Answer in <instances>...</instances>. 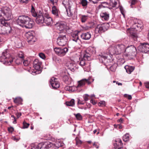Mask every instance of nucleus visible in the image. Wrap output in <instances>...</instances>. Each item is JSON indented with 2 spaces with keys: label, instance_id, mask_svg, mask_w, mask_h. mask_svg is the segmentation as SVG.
I'll return each mask as SVG.
<instances>
[{
  "label": "nucleus",
  "instance_id": "obj_1",
  "mask_svg": "<svg viewBox=\"0 0 149 149\" xmlns=\"http://www.w3.org/2000/svg\"><path fill=\"white\" fill-rule=\"evenodd\" d=\"M125 47L123 44H118L109 48V52H104L98 55L97 56L100 61L105 64L109 63L110 62L109 57L112 54H119L125 52Z\"/></svg>",
  "mask_w": 149,
  "mask_h": 149
},
{
  "label": "nucleus",
  "instance_id": "obj_2",
  "mask_svg": "<svg viewBox=\"0 0 149 149\" xmlns=\"http://www.w3.org/2000/svg\"><path fill=\"white\" fill-rule=\"evenodd\" d=\"M13 30L9 26V24L6 21L0 20V34L8 35L12 33Z\"/></svg>",
  "mask_w": 149,
  "mask_h": 149
},
{
  "label": "nucleus",
  "instance_id": "obj_3",
  "mask_svg": "<svg viewBox=\"0 0 149 149\" xmlns=\"http://www.w3.org/2000/svg\"><path fill=\"white\" fill-rule=\"evenodd\" d=\"M13 61V59L10 56V55L5 51L2 53V55L0 57V61L6 65H10Z\"/></svg>",
  "mask_w": 149,
  "mask_h": 149
},
{
  "label": "nucleus",
  "instance_id": "obj_4",
  "mask_svg": "<svg viewBox=\"0 0 149 149\" xmlns=\"http://www.w3.org/2000/svg\"><path fill=\"white\" fill-rule=\"evenodd\" d=\"M92 54V52L91 51H90L88 49H87L85 51L84 53V55L83 58L80 59V65L81 66L85 65V61H89L91 60V56Z\"/></svg>",
  "mask_w": 149,
  "mask_h": 149
},
{
  "label": "nucleus",
  "instance_id": "obj_5",
  "mask_svg": "<svg viewBox=\"0 0 149 149\" xmlns=\"http://www.w3.org/2000/svg\"><path fill=\"white\" fill-rule=\"evenodd\" d=\"M28 43L30 45L33 44L36 41V38L35 37V33L33 31L27 32L25 35Z\"/></svg>",
  "mask_w": 149,
  "mask_h": 149
},
{
  "label": "nucleus",
  "instance_id": "obj_6",
  "mask_svg": "<svg viewBox=\"0 0 149 149\" xmlns=\"http://www.w3.org/2000/svg\"><path fill=\"white\" fill-rule=\"evenodd\" d=\"M109 27V24H107L98 25L95 28V32L97 34L101 33L107 31Z\"/></svg>",
  "mask_w": 149,
  "mask_h": 149
},
{
  "label": "nucleus",
  "instance_id": "obj_7",
  "mask_svg": "<svg viewBox=\"0 0 149 149\" xmlns=\"http://www.w3.org/2000/svg\"><path fill=\"white\" fill-rule=\"evenodd\" d=\"M68 39L65 35H59L57 39V44L59 46H63L67 44Z\"/></svg>",
  "mask_w": 149,
  "mask_h": 149
},
{
  "label": "nucleus",
  "instance_id": "obj_8",
  "mask_svg": "<svg viewBox=\"0 0 149 149\" xmlns=\"http://www.w3.org/2000/svg\"><path fill=\"white\" fill-rule=\"evenodd\" d=\"M54 50L57 55L60 56H63L65 55L68 52V49L67 48L55 47L54 49Z\"/></svg>",
  "mask_w": 149,
  "mask_h": 149
},
{
  "label": "nucleus",
  "instance_id": "obj_9",
  "mask_svg": "<svg viewBox=\"0 0 149 149\" xmlns=\"http://www.w3.org/2000/svg\"><path fill=\"white\" fill-rule=\"evenodd\" d=\"M136 48L133 46L131 45L125 48V52L127 56H133L135 55Z\"/></svg>",
  "mask_w": 149,
  "mask_h": 149
},
{
  "label": "nucleus",
  "instance_id": "obj_10",
  "mask_svg": "<svg viewBox=\"0 0 149 149\" xmlns=\"http://www.w3.org/2000/svg\"><path fill=\"white\" fill-rule=\"evenodd\" d=\"M29 17L27 16L20 15L19 16L16 20V22L20 26H23V25L26 22Z\"/></svg>",
  "mask_w": 149,
  "mask_h": 149
},
{
  "label": "nucleus",
  "instance_id": "obj_11",
  "mask_svg": "<svg viewBox=\"0 0 149 149\" xmlns=\"http://www.w3.org/2000/svg\"><path fill=\"white\" fill-rule=\"evenodd\" d=\"M62 4L65 7L68 15L70 17L72 15V13L70 12L71 5L69 0H63Z\"/></svg>",
  "mask_w": 149,
  "mask_h": 149
},
{
  "label": "nucleus",
  "instance_id": "obj_12",
  "mask_svg": "<svg viewBox=\"0 0 149 149\" xmlns=\"http://www.w3.org/2000/svg\"><path fill=\"white\" fill-rule=\"evenodd\" d=\"M44 22L45 16L42 15V11L39 10L36 19V22L38 24H41L44 23Z\"/></svg>",
  "mask_w": 149,
  "mask_h": 149
},
{
  "label": "nucleus",
  "instance_id": "obj_13",
  "mask_svg": "<svg viewBox=\"0 0 149 149\" xmlns=\"http://www.w3.org/2000/svg\"><path fill=\"white\" fill-rule=\"evenodd\" d=\"M50 82L53 89H56L60 86L59 83L57 81V79L54 77L52 78L50 80Z\"/></svg>",
  "mask_w": 149,
  "mask_h": 149
},
{
  "label": "nucleus",
  "instance_id": "obj_14",
  "mask_svg": "<svg viewBox=\"0 0 149 149\" xmlns=\"http://www.w3.org/2000/svg\"><path fill=\"white\" fill-rule=\"evenodd\" d=\"M94 81V79H92V81L91 80V79L88 78L87 79H83L78 81V87H80L84 86L86 83L88 84H90Z\"/></svg>",
  "mask_w": 149,
  "mask_h": 149
},
{
  "label": "nucleus",
  "instance_id": "obj_15",
  "mask_svg": "<svg viewBox=\"0 0 149 149\" xmlns=\"http://www.w3.org/2000/svg\"><path fill=\"white\" fill-rule=\"evenodd\" d=\"M66 66L68 68L72 71H74L76 68V64L74 61L71 60L68 61L66 64Z\"/></svg>",
  "mask_w": 149,
  "mask_h": 149
},
{
  "label": "nucleus",
  "instance_id": "obj_16",
  "mask_svg": "<svg viewBox=\"0 0 149 149\" xmlns=\"http://www.w3.org/2000/svg\"><path fill=\"white\" fill-rule=\"evenodd\" d=\"M34 23L33 20L29 17L23 27H25L27 29H31L34 26Z\"/></svg>",
  "mask_w": 149,
  "mask_h": 149
},
{
  "label": "nucleus",
  "instance_id": "obj_17",
  "mask_svg": "<svg viewBox=\"0 0 149 149\" xmlns=\"http://www.w3.org/2000/svg\"><path fill=\"white\" fill-rule=\"evenodd\" d=\"M139 48L141 49V51L143 53H149V44H143Z\"/></svg>",
  "mask_w": 149,
  "mask_h": 149
},
{
  "label": "nucleus",
  "instance_id": "obj_18",
  "mask_svg": "<svg viewBox=\"0 0 149 149\" xmlns=\"http://www.w3.org/2000/svg\"><path fill=\"white\" fill-rule=\"evenodd\" d=\"M44 23L48 26L50 25L53 23L52 19L48 14H46L45 15V22Z\"/></svg>",
  "mask_w": 149,
  "mask_h": 149
},
{
  "label": "nucleus",
  "instance_id": "obj_19",
  "mask_svg": "<svg viewBox=\"0 0 149 149\" xmlns=\"http://www.w3.org/2000/svg\"><path fill=\"white\" fill-rule=\"evenodd\" d=\"M33 64L34 68L36 70H38L40 68L42 63L38 59H36L33 61Z\"/></svg>",
  "mask_w": 149,
  "mask_h": 149
},
{
  "label": "nucleus",
  "instance_id": "obj_20",
  "mask_svg": "<svg viewBox=\"0 0 149 149\" xmlns=\"http://www.w3.org/2000/svg\"><path fill=\"white\" fill-rule=\"evenodd\" d=\"M40 143L42 144V149H48L53 146V144L52 143L48 141H46L44 143Z\"/></svg>",
  "mask_w": 149,
  "mask_h": 149
},
{
  "label": "nucleus",
  "instance_id": "obj_21",
  "mask_svg": "<svg viewBox=\"0 0 149 149\" xmlns=\"http://www.w3.org/2000/svg\"><path fill=\"white\" fill-rule=\"evenodd\" d=\"M78 33H74L72 34V40L75 41V42L77 43L78 44L80 45L81 42L80 40L79 39Z\"/></svg>",
  "mask_w": 149,
  "mask_h": 149
},
{
  "label": "nucleus",
  "instance_id": "obj_22",
  "mask_svg": "<svg viewBox=\"0 0 149 149\" xmlns=\"http://www.w3.org/2000/svg\"><path fill=\"white\" fill-rule=\"evenodd\" d=\"M52 13L56 17H59L60 13V11L58 8L55 6H54L52 8Z\"/></svg>",
  "mask_w": 149,
  "mask_h": 149
},
{
  "label": "nucleus",
  "instance_id": "obj_23",
  "mask_svg": "<svg viewBox=\"0 0 149 149\" xmlns=\"http://www.w3.org/2000/svg\"><path fill=\"white\" fill-rule=\"evenodd\" d=\"M81 37L83 40H88L91 37V34L89 33L86 32L82 33L81 35Z\"/></svg>",
  "mask_w": 149,
  "mask_h": 149
},
{
  "label": "nucleus",
  "instance_id": "obj_24",
  "mask_svg": "<svg viewBox=\"0 0 149 149\" xmlns=\"http://www.w3.org/2000/svg\"><path fill=\"white\" fill-rule=\"evenodd\" d=\"M100 16L103 19L106 21L108 20L109 19V14L106 12L101 13Z\"/></svg>",
  "mask_w": 149,
  "mask_h": 149
},
{
  "label": "nucleus",
  "instance_id": "obj_25",
  "mask_svg": "<svg viewBox=\"0 0 149 149\" xmlns=\"http://www.w3.org/2000/svg\"><path fill=\"white\" fill-rule=\"evenodd\" d=\"M126 72L128 74H130L134 70V67L133 66L126 65L125 67Z\"/></svg>",
  "mask_w": 149,
  "mask_h": 149
},
{
  "label": "nucleus",
  "instance_id": "obj_26",
  "mask_svg": "<svg viewBox=\"0 0 149 149\" xmlns=\"http://www.w3.org/2000/svg\"><path fill=\"white\" fill-rule=\"evenodd\" d=\"M127 31L130 32L131 37L133 38L134 40H136L137 36L135 32L132 31V30L129 31V29H128L127 30Z\"/></svg>",
  "mask_w": 149,
  "mask_h": 149
},
{
  "label": "nucleus",
  "instance_id": "obj_27",
  "mask_svg": "<svg viewBox=\"0 0 149 149\" xmlns=\"http://www.w3.org/2000/svg\"><path fill=\"white\" fill-rule=\"evenodd\" d=\"M119 144L116 143L114 145V148L113 149H121L122 148V141L120 139H118Z\"/></svg>",
  "mask_w": 149,
  "mask_h": 149
},
{
  "label": "nucleus",
  "instance_id": "obj_28",
  "mask_svg": "<svg viewBox=\"0 0 149 149\" xmlns=\"http://www.w3.org/2000/svg\"><path fill=\"white\" fill-rule=\"evenodd\" d=\"M65 89L66 91L72 92L75 90L76 87L74 86H67L65 87Z\"/></svg>",
  "mask_w": 149,
  "mask_h": 149
},
{
  "label": "nucleus",
  "instance_id": "obj_29",
  "mask_svg": "<svg viewBox=\"0 0 149 149\" xmlns=\"http://www.w3.org/2000/svg\"><path fill=\"white\" fill-rule=\"evenodd\" d=\"M56 26L58 27V28L60 29V30H63L65 27V25L63 22H61L57 23L56 24Z\"/></svg>",
  "mask_w": 149,
  "mask_h": 149
},
{
  "label": "nucleus",
  "instance_id": "obj_30",
  "mask_svg": "<svg viewBox=\"0 0 149 149\" xmlns=\"http://www.w3.org/2000/svg\"><path fill=\"white\" fill-rule=\"evenodd\" d=\"M65 103L68 106L73 107L75 104V101L74 99H72L70 101L66 102Z\"/></svg>",
  "mask_w": 149,
  "mask_h": 149
},
{
  "label": "nucleus",
  "instance_id": "obj_31",
  "mask_svg": "<svg viewBox=\"0 0 149 149\" xmlns=\"http://www.w3.org/2000/svg\"><path fill=\"white\" fill-rule=\"evenodd\" d=\"M42 144L40 143L38 145H32L31 149H42Z\"/></svg>",
  "mask_w": 149,
  "mask_h": 149
},
{
  "label": "nucleus",
  "instance_id": "obj_32",
  "mask_svg": "<svg viewBox=\"0 0 149 149\" xmlns=\"http://www.w3.org/2000/svg\"><path fill=\"white\" fill-rule=\"evenodd\" d=\"M22 99L19 97H16L15 99H14V102L16 104H22Z\"/></svg>",
  "mask_w": 149,
  "mask_h": 149
},
{
  "label": "nucleus",
  "instance_id": "obj_33",
  "mask_svg": "<svg viewBox=\"0 0 149 149\" xmlns=\"http://www.w3.org/2000/svg\"><path fill=\"white\" fill-rule=\"evenodd\" d=\"M118 1V0H110V5L113 7H114L117 5Z\"/></svg>",
  "mask_w": 149,
  "mask_h": 149
},
{
  "label": "nucleus",
  "instance_id": "obj_34",
  "mask_svg": "<svg viewBox=\"0 0 149 149\" xmlns=\"http://www.w3.org/2000/svg\"><path fill=\"white\" fill-rule=\"evenodd\" d=\"M23 63L25 66H27L29 65L30 62L31 60L29 58H27L26 59L23 60Z\"/></svg>",
  "mask_w": 149,
  "mask_h": 149
},
{
  "label": "nucleus",
  "instance_id": "obj_35",
  "mask_svg": "<svg viewBox=\"0 0 149 149\" xmlns=\"http://www.w3.org/2000/svg\"><path fill=\"white\" fill-rule=\"evenodd\" d=\"M80 3L83 6H86L88 3V2L86 0H80Z\"/></svg>",
  "mask_w": 149,
  "mask_h": 149
},
{
  "label": "nucleus",
  "instance_id": "obj_36",
  "mask_svg": "<svg viewBox=\"0 0 149 149\" xmlns=\"http://www.w3.org/2000/svg\"><path fill=\"white\" fill-rule=\"evenodd\" d=\"M63 79L64 80L66 84H69L71 83L70 81V79H69L68 77L67 76H65L63 77Z\"/></svg>",
  "mask_w": 149,
  "mask_h": 149
},
{
  "label": "nucleus",
  "instance_id": "obj_37",
  "mask_svg": "<svg viewBox=\"0 0 149 149\" xmlns=\"http://www.w3.org/2000/svg\"><path fill=\"white\" fill-rule=\"evenodd\" d=\"M129 135L128 134H126L124 135L123 137V140L125 141H127L129 140Z\"/></svg>",
  "mask_w": 149,
  "mask_h": 149
},
{
  "label": "nucleus",
  "instance_id": "obj_38",
  "mask_svg": "<svg viewBox=\"0 0 149 149\" xmlns=\"http://www.w3.org/2000/svg\"><path fill=\"white\" fill-rule=\"evenodd\" d=\"M88 16L86 15H82L81 18V22H85L88 19Z\"/></svg>",
  "mask_w": 149,
  "mask_h": 149
},
{
  "label": "nucleus",
  "instance_id": "obj_39",
  "mask_svg": "<svg viewBox=\"0 0 149 149\" xmlns=\"http://www.w3.org/2000/svg\"><path fill=\"white\" fill-rule=\"evenodd\" d=\"M23 60H24V59H21V58H17L15 60V62L16 64L19 65L21 63Z\"/></svg>",
  "mask_w": 149,
  "mask_h": 149
},
{
  "label": "nucleus",
  "instance_id": "obj_40",
  "mask_svg": "<svg viewBox=\"0 0 149 149\" xmlns=\"http://www.w3.org/2000/svg\"><path fill=\"white\" fill-rule=\"evenodd\" d=\"M77 120H80L82 119V117L79 113L74 114Z\"/></svg>",
  "mask_w": 149,
  "mask_h": 149
},
{
  "label": "nucleus",
  "instance_id": "obj_41",
  "mask_svg": "<svg viewBox=\"0 0 149 149\" xmlns=\"http://www.w3.org/2000/svg\"><path fill=\"white\" fill-rule=\"evenodd\" d=\"M18 58H21V59H24V56L23 53L22 52H20L18 54Z\"/></svg>",
  "mask_w": 149,
  "mask_h": 149
},
{
  "label": "nucleus",
  "instance_id": "obj_42",
  "mask_svg": "<svg viewBox=\"0 0 149 149\" xmlns=\"http://www.w3.org/2000/svg\"><path fill=\"white\" fill-rule=\"evenodd\" d=\"M31 13L33 16L34 17H37L38 13L37 14L35 11V9L31 10Z\"/></svg>",
  "mask_w": 149,
  "mask_h": 149
},
{
  "label": "nucleus",
  "instance_id": "obj_43",
  "mask_svg": "<svg viewBox=\"0 0 149 149\" xmlns=\"http://www.w3.org/2000/svg\"><path fill=\"white\" fill-rule=\"evenodd\" d=\"M29 125V123H26L25 121L23 122V128H28Z\"/></svg>",
  "mask_w": 149,
  "mask_h": 149
},
{
  "label": "nucleus",
  "instance_id": "obj_44",
  "mask_svg": "<svg viewBox=\"0 0 149 149\" xmlns=\"http://www.w3.org/2000/svg\"><path fill=\"white\" fill-rule=\"evenodd\" d=\"M89 95L87 94H86L83 95V97L85 101H86L88 100V97Z\"/></svg>",
  "mask_w": 149,
  "mask_h": 149
},
{
  "label": "nucleus",
  "instance_id": "obj_45",
  "mask_svg": "<svg viewBox=\"0 0 149 149\" xmlns=\"http://www.w3.org/2000/svg\"><path fill=\"white\" fill-rule=\"evenodd\" d=\"M39 56L40 58L42 59H45V55L42 53H40L39 54Z\"/></svg>",
  "mask_w": 149,
  "mask_h": 149
},
{
  "label": "nucleus",
  "instance_id": "obj_46",
  "mask_svg": "<svg viewBox=\"0 0 149 149\" xmlns=\"http://www.w3.org/2000/svg\"><path fill=\"white\" fill-rule=\"evenodd\" d=\"M99 144L97 142H94L93 144V146L97 148H99Z\"/></svg>",
  "mask_w": 149,
  "mask_h": 149
},
{
  "label": "nucleus",
  "instance_id": "obj_47",
  "mask_svg": "<svg viewBox=\"0 0 149 149\" xmlns=\"http://www.w3.org/2000/svg\"><path fill=\"white\" fill-rule=\"evenodd\" d=\"M8 130L9 132L12 133L14 130V129L13 127H11L8 128Z\"/></svg>",
  "mask_w": 149,
  "mask_h": 149
},
{
  "label": "nucleus",
  "instance_id": "obj_48",
  "mask_svg": "<svg viewBox=\"0 0 149 149\" xmlns=\"http://www.w3.org/2000/svg\"><path fill=\"white\" fill-rule=\"evenodd\" d=\"M76 143L77 145L80 144L81 143V141L79 140L78 139H76Z\"/></svg>",
  "mask_w": 149,
  "mask_h": 149
},
{
  "label": "nucleus",
  "instance_id": "obj_49",
  "mask_svg": "<svg viewBox=\"0 0 149 149\" xmlns=\"http://www.w3.org/2000/svg\"><path fill=\"white\" fill-rule=\"evenodd\" d=\"M20 3H27L28 2V0H19Z\"/></svg>",
  "mask_w": 149,
  "mask_h": 149
},
{
  "label": "nucleus",
  "instance_id": "obj_50",
  "mask_svg": "<svg viewBox=\"0 0 149 149\" xmlns=\"http://www.w3.org/2000/svg\"><path fill=\"white\" fill-rule=\"evenodd\" d=\"M77 105H78L79 104H84V103L83 102L81 101H80L79 99H78V102L77 103Z\"/></svg>",
  "mask_w": 149,
  "mask_h": 149
},
{
  "label": "nucleus",
  "instance_id": "obj_51",
  "mask_svg": "<svg viewBox=\"0 0 149 149\" xmlns=\"http://www.w3.org/2000/svg\"><path fill=\"white\" fill-rule=\"evenodd\" d=\"M91 2H92L93 3H97L98 1V0H89Z\"/></svg>",
  "mask_w": 149,
  "mask_h": 149
},
{
  "label": "nucleus",
  "instance_id": "obj_52",
  "mask_svg": "<svg viewBox=\"0 0 149 149\" xmlns=\"http://www.w3.org/2000/svg\"><path fill=\"white\" fill-rule=\"evenodd\" d=\"M16 115L17 117V118H18L19 117H20L21 115V113L20 112H17L16 113Z\"/></svg>",
  "mask_w": 149,
  "mask_h": 149
},
{
  "label": "nucleus",
  "instance_id": "obj_53",
  "mask_svg": "<svg viewBox=\"0 0 149 149\" xmlns=\"http://www.w3.org/2000/svg\"><path fill=\"white\" fill-rule=\"evenodd\" d=\"M145 84L146 88H149V82L145 83Z\"/></svg>",
  "mask_w": 149,
  "mask_h": 149
},
{
  "label": "nucleus",
  "instance_id": "obj_54",
  "mask_svg": "<svg viewBox=\"0 0 149 149\" xmlns=\"http://www.w3.org/2000/svg\"><path fill=\"white\" fill-rule=\"evenodd\" d=\"M50 1L53 4H54L55 3H56L57 1V0H50Z\"/></svg>",
  "mask_w": 149,
  "mask_h": 149
},
{
  "label": "nucleus",
  "instance_id": "obj_55",
  "mask_svg": "<svg viewBox=\"0 0 149 149\" xmlns=\"http://www.w3.org/2000/svg\"><path fill=\"white\" fill-rule=\"evenodd\" d=\"M120 10L121 12L122 13V14L124 16V12L123 10V8H120Z\"/></svg>",
  "mask_w": 149,
  "mask_h": 149
},
{
  "label": "nucleus",
  "instance_id": "obj_56",
  "mask_svg": "<svg viewBox=\"0 0 149 149\" xmlns=\"http://www.w3.org/2000/svg\"><path fill=\"white\" fill-rule=\"evenodd\" d=\"M90 102L93 105H95L96 104V102L95 101H93V100H91Z\"/></svg>",
  "mask_w": 149,
  "mask_h": 149
},
{
  "label": "nucleus",
  "instance_id": "obj_57",
  "mask_svg": "<svg viewBox=\"0 0 149 149\" xmlns=\"http://www.w3.org/2000/svg\"><path fill=\"white\" fill-rule=\"evenodd\" d=\"M136 0H132L131 4L132 5H134L135 4Z\"/></svg>",
  "mask_w": 149,
  "mask_h": 149
},
{
  "label": "nucleus",
  "instance_id": "obj_58",
  "mask_svg": "<svg viewBox=\"0 0 149 149\" xmlns=\"http://www.w3.org/2000/svg\"><path fill=\"white\" fill-rule=\"evenodd\" d=\"M123 121V119L122 118H121L120 119H119L118 120V122H120V123H122Z\"/></svg>",
  "mask_w": 149,
  "mask_h": 149
},
{
  "label": "nucleus",
  "instance_id": "obj_59",
  "mask_svg": "<svg viewBox=\"0 0 149 149\" xmlns=\"http://www.w3.org/2000/svg\"><path fill=\"white\" fill-rule=\"evenodd\" d=\"M13 139L14 140L16 141H18L19 140V139H18L16 138L15 137H14L13 138Z\"/></svg>",
  "mask_w": 149,
  "mask_h": 149
},
{
  "label": "nucleus",
  "instance_id": "obj_60",
  "mask_svg": "<svg viewBox=\"0 0 149 149\" xmlns=\"http://www.w3.org/2000/svg\"><path fill=\"white\" fill-rule=\"evenodd\" d=\"M127 99L129 100H130L132 98V97L131 95H129L128 97H127Z\"/></svg>",
  "mask_w": 149,
  "mask_h": 149
},
{
  "label": "nucleus",
  "instance_id": "obj_61",
  "mask_svg": "<svg viewBox=\"0 0 149 149\" xmlns=\"http://www.w3.org/2000/svg\"><path fill=\"white\" fill-rule=\"evenodd\" d=\"M129 95L127 94H125L124 95V97H126V98H127V97Z\"/></svg>",
  "mask_w": 149,
  "mask_h": 149
},
{
  "label": "nucleus",
  "instance_id": "obj_62",
  "mask_svg": "<svg viewBox=\"0 0 149 149\" xmlns=\"http://www.w3.org/2000/svg\"><path fill=\"white\" fill-rule=\"evenodd\" d=\"M118 128L120 129H121L122 128V127L121 125H118Z\"/></svg>",
  "mask_w": 149,
  "mask_h": 149
},
{
  "label": "nucleus",
  "instance_id": "obj_63",
  "mask_svg": "<svg viewBox=\"0 0 149 149\" xmlns=\"http://www.w3.org/2000/svg\"><path fill=\"white\" fill-rule=\"evenodd\" d=\"M16 123V119H15L14 120L13 122V123L14 124H15Z\"/></svg>",
  "mask_w": 149,
  "mask_h": 149
},
{
  "label": "nucleus",
  "instance_id": "obj_64",
  "mask_svg": "<svg viewBox=\"0 0 149 149\" xmlns=\"http://www.w3.org/2000/svg\"><path fill=\"white\" fill-rule=\"evenodd\" d=\"M116 84H118V85H119H119H121H121H122V84L121 83H116Z\"/></svg>",
  "mask_w": 149,
  "mask_h": 149
}]
</instances>
